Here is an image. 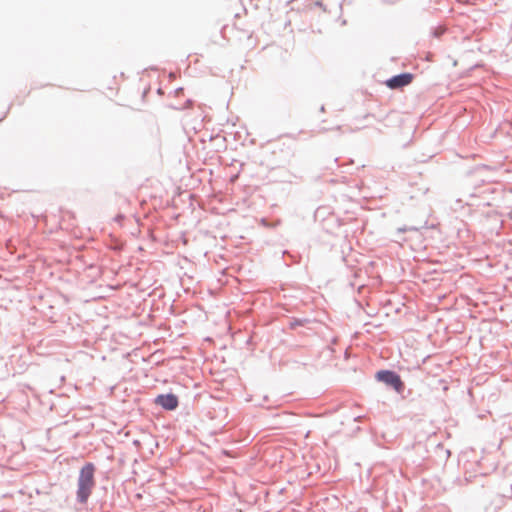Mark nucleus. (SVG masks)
Masks as SVG:
<instances>
[{"label":"nucleus","mask_w":512,"mask_h":512,"mask_svg":"<svg viewBox=\"0 0 512 512\" xmlns=\"http://www.w3.org/2000/svg\"><path fill=\"white\" fill-rule=\"evenodd\" d=\"M94 472L95 466L92 463L85 464L80 470L77 498L81 503H85L92 493L95 485Z\"/></svg>","instance_id":"1"},{"label":"nucleus","mask_w":512,"mask_h":512,"mask_svg":"<svg viewBox=\"0 0 512 512\" xmlns=\"http://www.w3.org/2000/svg\"><path fill=\"white\" fill-rule=\"evenodd\" d=\"M377 379L392 386L396 391H400L403 387L400 377L391 371H379L377 373Z\"/></svg>","instance_id":"2"},{"label":"nucleus","mask_w":512,"mask_h":512,"mask_svg":"<svg viewBox=\"0 0 512 512\" xmlns=\"http://www.w3.org/2000/svg\"><path fill=\"white\" fill-rule=\"evenodd\" d=\"M413 80V75L411 73H403L396 76H393L392 78L388 79L386 81V85L390 89H399L404 86L409 85Z\"/></svg>","instance_id":"3"},{"label":"nucleus","mask_w":512,"mask_h":512,"mask_svg":"<svg viewBox=\"0 0 512 512\" xmlns=\"http://www.w3.org/2000/svg\"><path fill=\"white\" fill-rule=\"evenodd\" d=\"M155 402L166 410H174L178 406V398L174 394L159 395Z\"/></svg>","instance_id":"4"}]
</instances>
